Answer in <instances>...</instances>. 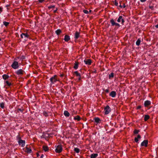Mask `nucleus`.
Instances as JSON below:
<instances>
[{"label":"nucleus","instance_id":"f257e3e1","mask_svg":"<svg viewBox=\"0 0 158 158\" xmlns=\"http://www.w3.org/2000/svg\"><path fill=\"white\" fill-rule=\"evenodd\" d=\"M17 139L18 140V143L19 145L22 147H24L25 145V141L21 139V137L19 136H18Z\"/></svg>","mask_w":158,"mask_h":158},{"label":"nucleus","instance_id":"f03ea898","mask_svg":"<svg viewBox=\"0 0 158 158\" xmlns=\"http://www.w3.org/2000/svg\"><path fill=\"white\" fill-rule=\"evenodd\" d=\"M111 26L113 27L115 26V28H118L120 27V25L119 24L116 23L114 20L113 19H112L110 20V21Z\"/></svg>","mask_w":158,"mask_h":158},{"label":"nucleus","instance_id":"7ed1b4c3","mask_svg":"<svg viewBox=\"0 0 158 158\" xmlns=\"http://www.w3.org/2000/svg\"><path fill=\"white\" fill-rule=\"evenodd\" d=\"M50 81L52 84H54L56 81H58L57 76L55 75L53 76L52 77L50 78Z\"/></svg>","mask_w":158,"mask_h":158},{"label":"nucleus","instance_id":"20e7f679","mask_svg":"<svg viewBox=\"0 0 158 158\" xmlns=\"http://www.w3.org/2000/svg\"><path fill=\"white\" fill-rule=\"evenodd\" d=\"M20 37L21 38L25 39V40H26L29 37V35L27 33H22L20 35Z\"/></svg>","mask_w":158,"mask_h":158},{"label":"nucleus","instance_id":"39448f33","mask_svg":"<svg viewBox=\"0 0 158 158\" xmlns=\"http://www.w3.org/2000/svg\"><path fill=\"white\" fill-rule=\"evenodd\" d=\"M11 67L14 69H16L18 68L19 66L18 62L14 61L11 65Z\"/></svg>","mask_w":158,"mask_h":158},{"label":"nucleus","instance_id":"423d86ee","mask_svg":"<svg viewBox=\"0 0 158 158\" xmlns=\"http://www.w3.org/2000/svg\"><path fill=\"white\" fill-rule=\"evenodd\" d=\"M62 150V145H59L57 146L55 151L56 153H59L61 152Z\"/></svg>","mask_w":158,"mask_h":158},{"label":"nucleus","instance_id":"0eeeda50","mask_svg":"<svg viewBox=\"0 0 158 158\" xmlns=\"http://www.w3.org/2000/svg\"><path fill=\"white\" fill-rule=\"evenodd\" d=\"M104 113L105 114H108L111 111V109L109 106H107L104 109Z\"/></svg>","mask_w":158,"mask_h":158},{"label":"nucleus","instance_id":"6e6552de","mask_svg":"<svg viewBox=\"0 0 158 158\" xmlns=\"http://www.w3.org/2000/svg\"><path fill=\"white\" fill-rule=\"evenodd\" d=\"M24 72V70L22 69H19L16 71L15 72V73L19 76H21L23 74Z\"/></svg>","mask_w":158,"mask_h":158},{"label":"nucleus","instance_id":"1a4fd4ad","mask_svg":"<svg viewBox=\"0 0 158 158\" xmlns=\"http://www.w3.org/2000/svg\"><path fill=\"white\" fill-rule=\"evenodd\" d=\"M117 21L118 23L121 22V23L122 25L123 24V23L124 22V20L123 18V16H120L119 17Z\"/></svg>","mask_w":158,"mask_h":158},{"label":"nucleus","instance_id":"9d476101","mask_svg":"<svg viewBox=\"0 0 158 158\" xmlns=\"http://www.w3.org/2000/svg\"><path fill=\"white\" fill-rule=\"evenodd\" d=\"M148 143V140H144L141 143V146H144L145 147H146L147 146Z\"/></svg>","mask_w":158,"mask_h":158},{"label":"nucleus","instance_id":"9b49d317","mask_svg":"<svg viewBox=\"0 0 158 158\" xmlns=\"http://www.w3.org/2000/svg\"><path fill=\"white\" fill-rule=\"evenodd\" d=\"M84 62L85 63V64L90 65L91 63V60L89 59L85 60H84Z\"/></svg>","mask_w":158,"mask_h":158},{"label":"nucleus","instance_id":"f8f14e48","mask_svg":"<svg viewBox=\"0 0 158 158\" xmlns=\"http://www.w3.org/2000/svg\"><path fill=\"white\" fill-rule=\"evenodd\" d=\"M116 95V92L114 91H111L109 94V95L113 98H114Z\"/></svg>","mask_w":158,"mask_h":158},{"label":"nucleus","instance_id":"ddd939ff","mask_svg":"<svg viewBox=\"0 0 158 158\" xmlns=\"http://www.w3.org/2000/svg\"><path fill=\"white\" fill-rule=\"evenodd\" d=\"M151 102L150 101L147 100L145 101L144 103V105L145 107H147L150 105Z\"/></svg>","mask_w":158,"mask_h":158},{"label":"nucleus","instance_id":"4468645a","mask_svg":"<svg viewBox=\"0 0 158 158\" xmlns=\"http://www.w3.org/2000/svg\"><path fill=\"white\" fill-rule=\"evenodd\" d=\"M74 74L76 75V76L78 77L79 80H81V75L80 74L78 73L77 71L74 72Z\"/></svg>","mask_w":158,"mask_h":158},{"label":"nucleus","instance_id":"2eb2a0df","mask_svg":"<svg viewBox=\"0 0 158 158\" xmlns=\"http://www.w3.org/2000/svg\"><path fill=\"white\" fill-rule=\"evenodd\" d=\"M25 152L27 153H30L31 152L32 150L30 148L27 147H26L25 150Z\"/></svg>","mask_w":158,"mask_h":158},{"label":"nucleus","instance_id":"dca6fc26","mask_svg":"<svg viewBox=\"0 0 158 158\" xmlns=\"http://www.w3.org/2000/svg\"><path fill=\"white\" fill-rule=\"evenodd\" d=\"M141 136L139 135H137V137H135V141L136 143H138L139 140L140 139Z\"/></svg>","mask_w":158,"mask_h":158},{"label":"nucleus","instance_id":"f3484780","mask_svg":"<svg viewBox=\"0 0 158 158\" xmlns=\"http://www.w3.org/2000/svg\"><path fill=\"white\" fill-rule=\"evenodd\" d=\"M70 39V38L69 36L67 35H66L64 36V40L68 42Z\"/></svg>","mask_w":158,"mask_h":158},{"label":"nucleus","instance_id":"a211bd4d","mask_svg":"<svg viewBox=\"0 0 158 158\" xmlns=\"http://www.w3.org/2000/svg\"><path fill=\"white\" fill-rule=\"evenodd\" d=\"M80 36V33L76 31V32L75 34V38L76 39H77Z\"/></svg>","mask_w":158,"mask_h":158},{"label":"nucleus","instance_id":"6ab92c4d","mask_svg":"<svg viewBox=\"0 0 158 158\" xmlns=\"http://www.w3.org/2000/svg\"><path fill=\"white\" fill-rule=\"evenodd\" d=\"M74 119L75 120H77V121H79L81 119V118L79 115H77L74 117Z\"/></svg>","mask_w":158,"mask_h":158},{"label":"nucleus","instance_id":"aec40b11","mask_svg":"<svg viewBox=\"0 0 158 158\" xmlns=\"http://www.w3.org/2000/svg\"><path fill=\"white\" fill-rule=\"evenodd\" d=\"M98 156V154L97 153H93L90 155V158H96Z\"/></svg>","mask_w":158,"mask_h":158},{"label":"nucleus","instance_id":"412c9836","mask_svg":"<svg viewBox=\"0 0 158 158\" xmlns=\"http://www.w3.org/2000/svg\"><path fill=\"white\" fill-rule=\"evenodd\" d=\"M64 114L65 116L68 117L70 115V114L67 111L65 110L64 112Z\"/></svg>","mask_w":158,"mask_h":158},{"label":"nucleus","instance_id":"4be33fe9","mask_svg":"<svg viewBox=\"0 0 158 158\" xmlns=\"http://www.w3.org/2000/svg\"><path fill=\"white\" fill-rule=\"evenodd\" d=\"M78 63L77 62H76L74 64V65L73 67V68L75 69H78Z\"/></svg>","mask_w":158,"mask_h":158},{"label":"nucleus","instance_id":"5701e85b","mask_svg":"<svg viewBox=\"0 0 158 158\" xmlns=\"http://www.w3.org/2000/svg\"><path fill=\"white\" fill-rule=\"evenodd\" d=\"M43 150L45 152L47 151L48 150V147L46 146H43Z\"/></svg>","mask_w":158,"mask_h":158},{"label":"nucleus","instance_id":"b1692460","mask_svg":"<svg viewBox=\"0 0 158 158\" xmlns=\"http://www.w3.org/2000/svg\"><path fill=\"white\" fill-rule=\"evenodd\" d=\"M2 77L4 79L6 80L9 78V76L7 75L4 74L2 75Z\"/></svg>","mask_w":158,"mask_h":158},{"label":"nucleus","instance_id":"393cba45","mask_svg":"<svg viewBox=\"0 0 158 158\" xmlns=\"http://www.w3.org/2000/svg\"><path fill=\"white\" fill-rule=\"evenodd\" d=\"M150 116L148 115H145L144 116V120L145 121H147L149 119Z\"/></svg>","mask_w":158,"mask_h":158},{"label":"nucleus","instance_id":"a878e982","mask_svg":"<svg viewBox=\"0 0 158 158\" xmlns=\"http://www.w3.org/2000/svg\"><path fill=\"white\" fill-rule=\"evenodd\" d=\"M55 32L57 35H58L61 33V31L60 29H57L56 31Z\"/></svg>","mask_w":158,"mask_h":158},{"label":"nucleus","instance_id":"bb28decb","mask_svg":"<svg viewBox=\"0 0 158 158\" xmlns=\"http://www.w3.org/2000/svg\"><path fill=\"white\" fill-rule=\"evenodd\" d=\"M94 120L95 122L97 123H99L100 121V119L98 118H94Z\"/></svg>","mask_w":158,"mask_h":158},{"label":"nucleus","instance_id":"cd10ccee","mask_svg":"<svg viewBox=\"0 0 158 158\" xmlns=\"http://www.w3.org/2000/svg\"><path fill=\"white\" fill-rule=\"evenodd\" d=\"M43 114L45 117H48V113L45 111H43Z\"/></svg>","mask_w":158,"mask_h":158},{"label":"nucleus","instance_id":"c85d7f7f","mask_svg":"<svg viewBox=\"0 0 158 158\" xmlns=\"http://www.w3.org/2000/svg\"><path fill=\"white\" fill-rule=\"evenodd\" d=\"M141 42V40L140 39H138L137 41H136V44L137 46H139L140 43Z\"/></svg>","mask_w":158,"mask_h":158},{"label":"nucleus","instance_id":"c756f323","mask_svg":"<svg viewBox=\"0 0 158 158\" xmlns=\"http://www.w3.org/2000/svg\"><path fill=\"white\" fill-rule=\"evenodd\" d=\"M3 24L6 27H7L9 24V23L6 21H4L3 22Z\"/></svg>","mask_w":158,"mask_h":158},{"label":"nucleus","instance_id":"7c9ffc66","mask_svg":"<svg viewBox=\"0 0 158 158\" xmlns=\"http://www.w3.org/2000/svg\"><path fill=\"white\" fill-rule=\"evenodd\" d=\"M114 77V74L113 73H111L109 75V79H111L112 78H113Z\"/></svg>","mask_w":158,"mask_h":158},{"label":"nucleus","instance_id":"2f4dec72","mask_svg":"<svg viewBox=\"0 0 158 158\" xmlns=\"http://www.w3.org/2000/svg\"><path fill=\"white\" fill-rule=\"evenodd\" d=\"M74 150L77 153H78L80 152V149L77 148H74Z\"/></svg>","mask_w":158,"mask_h":158},{"label":"nucleus","instance_id":"473e14b6","mask_svg":"<svg viewBox=\"0 0 158 158\" xmlns=\"http://www.w3.org/2000/svg\"><path fill=\"white\" fill-rule=\"evenodd\" d=\"M5 82L6 84V85L8 86H10L11 85V83L9 82L8 81H6Z\"/></svg>","mask_w":158,"mask_h":158},{"label":"nucleus","instance_id":"72a5a7b5","mask_svg":"<svg viewBox=\"0 0 158 158\" xmlns=\"http://www.w3.org/2000/svg\"><path fill=\"white\" fill-rule=\"evenodd\" d=\"M0 106L2 108H4V103L3 102L0 103Z\"/></svg>","mask_w":158,"mask_h":158},{"label":"nucleus","instance_id":"f704fd0d","mask_svg":"<svg viewBox=\"0 0 158 158\" xmlns=\"http://www.w3.org/2000/svg\"><path fill=\"white\" fill-rule=\"evenodd\" d=\"M139 132V131L137 130H135L134 131L135 134H137Z\"/></svg>","mask_w":158,"mask_h":158},{"label":"nucleus","instance_id":"c9c22d12","mask_svg":"<svg viewBox=\"0 0 158 158\" xmlns=\"http://www.w3.org/2000/svg\"><path fill=\"white\" fill-rule=\"evenodd\" d=\"M119 7H121V8H125V7H126V5H125V3H123V5H119Z\"/></svg>","mask_w":158,"mask_h":158},{"label":"nucleus","instance_id":"e433bc0d","mask_svg":"<svg viewBox=\"0 0 158 158\" xmlns=\"http://www.w3.org/2000/svg\"><path fill=\"white\" fill-rule=\"evenodd\" d=\"M83 12L84 13L86 14H88L89 13L88 11L87 10H83Z\"/></svg>","mask_w":158,"mask_h":158},{"label":"nucleus","instance_id":"4c0bfd02","mask_svg":"<svg viewBox=\"0 0 158 158\" xmlns=\"http://www.w3.org/2000/svg\"><path fill=\"white\" fill-rule=\"evenodd\" d=\"M55 7V6L53 5H51L48 6V8L49 9H51L52 8H53Z\"/></svg>","mask_w":158,"mask_h":158},{"label":"nucleus","instance_id":"58836bf2","mask_svg":"<svg viewBox=\"0 0 158 158\" xmlns=\"http://www.w3.org/2000/svg\"><path fill=\"white\" fill-rule=\"evenodd\" d=\"M105 92H106V93H108L109 92V89H106V90H105Z\"/></svg>","mask_w":158,"mask_h":158},{"label":"nucleus","instance_id":"ea45409f","mask_svg":"<svg viewBox=\"0 0 158 158\" xmlns=\"http://www.w3.org/2000/svg\"><path fill=\"white\" fill-rule=\"evenodd\" d=\"M141 108V106H138L137 107V109H140Z\"/></svg>","mask_w":158,"mask_h":158},{"label":"nucleus","instance_id":"a19ab883","mask_svg":"<svg viewBox=\"0 0 158 158\" xmlns=\"http://www.w3.org/2000/svg\"><path fill=\"white\" fill-rule=\"evenodd\" d=\"M114 4L115 5H116V6H117L118 5V3L116 1V0L115 1Z\"/></svg>","mask_w":158,"mask_h":158},{"label":"nucleus","instance_id":"79ce46f5","mask_svg":"<svg viewBox=\"0 0 158 158\" xmlns=\"http://www.w3.org/2000/svg\"><path fill=\"white\" fill-rule=\"evenodd\" d=\"M44 1V0H39V2L40 3Z\"/></svg>","mask_w":158,"mask_h":158},{"label":"nucleus","instance_id":"37998d69","mask_svg":"<svg viewBox=\"0 0 158 158\" xmlns=\"http://www.w3.org/2000/svg\"><path fill=\"white\" fill-rule=\"evenodd\" d=\"M147 0H140V1L141 2H145V1H146Z\"/></svg>","mask_w":158,"mask_h":158},{"label":"nucleus","instance_id":"c03bdc74","mask_svg":"<svg viewBox=\"0 0 158 158\" xmlns=\"http://www.w3.org/2000/svg\"><path fill=\"white\" fill-rule=\"evenodd\" d=\"M155 27L158 28V24L156 25L155 26Z\"/></svg>","mask_w":158,"mask_h":158},{"label":"nucleus","instance_id":"a18cd8bd","mask_svg":"<svg viewBox=\"0 0 158 158\" xmlns=\"http://www.w3.org/2000/svg\"><path fill=\"white\" fill-rule=\"evenodd\" d=\"M57 9H56V10H54V13H56V11H57Z\"/></svg>","mask_w":158,"mask_h":158},{"label":"nucleus","instance_id":"49530a36","mask_svg":"<svg viewBox=\"0 0 158 158\" xmlns=\"http://www.w3.org/2000/svg\"><path fill=\"white\" fill-rule=\"evenodd\" d=\"M63 76H64L63 74H61V75H60V76L61 77H63Z\"/></svg>","mask_w":158,"mask_h":158},{"label":"nucleus","instance_id":"de8ad7c7","mask_svg":"<svg viewBox=\"0 0 158 158\" xmlns=\"http://www.w3.org/2000/svg\"><path fill=\"white\" fill-rule=\"evenodd\" d=\"M19 110H20V111H21V109H19Z\"/></svg>","mask_w":158,"mask_h":158},{"label":"nucleus","instance_id":"09e8293b","mask_svg":"<svg viewBox=\"0 0 158 158\" xmlns=\"http://www.w3.org/2000/svg\"><path fill=\"white\" fill-rule=\"evenodd\" d=\"M91 11V10H89V12H90Z\"/></svg>","mask_w":158,"mask_h":158},{"label":"nucleus","instance_id":"8fccbe9b","mask_svg":"<svg viewBox=\"0 0 158 158\" xmlns=\"http://www.w3.org/2000/svg\"><path fill=\"white\" fill-rule=\"evenodd\" d=\"M1 38H0V41H1Z\"/></svg>","mask_w":158,"mask_h":158}]
</instances>
